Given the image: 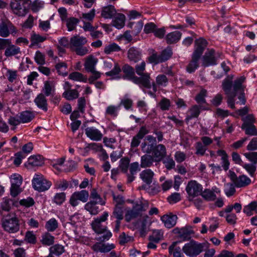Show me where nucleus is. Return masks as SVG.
I'll list each match as a JSON object with an SVG mask.
<instances>
[{
    "mask_svg": "<svg viewBox=\"0 0 257 257\" xmlns=\"http://www.w3.org/2000/svg\"><path fill=\"white\" fill-rule=\"evenodd\" d=\"M233 75H228L223 80L222 83V88L227 96V102L232 109H235L234 98L238 91H242L245 86L242 83L245 81L244 76L236 78L233 83Z\"/></svg>",
    "mask_w": 257,
    "mask_h": 257,
    "instance_id": "1",
    "label": "nucleus"
},
{
    "mask_svg": "<svg viewBox=\"0 0 257 257\" xmlns=\"http://www.w3.org/2000/svg\"><path fill=\"white\" fill-rule=\"evenodd\" d=\"M2 222L4 229L9 233H15L19 230V220L16 214L14 213L4 216Z\"/></svg>",
    "mask_w": 257,
    "mask_h": 257,
    "instance_id": "2",
    "label": "nucleus"
},
{
    "mask_svg": "<svg viewBox=\"0 0 257 257\" xmlns=\"http://www.w3.org/2000/svg\"><path fill=\"white\" fill-rule=\"evenodd\" d=\"M122 70L124 73L123 78L132 80L137 84H144L147 86L149 83L147 81L148 75H145L144 77H139L135 76V69L128 64H124L122 67Z\"/></svg>",
    "mask_w": 257,
    "mask_h": 257,
    "instance_id": "3",
    "label": "nucleus"
},
{
    "mask_svg": "<svg viewBox=\"0 0 257 257\" xmlns=\"http://www.w3.org/2000/svg\"><path fill=\"white\" fill-rule=\"evenodd\" d=\"M204 243H199L194 240L186 243L182 248L184 253L189 257H196L204 249Z\"/></svg>",
    "mask_w": 257,
    "mask_h": 257,
    "instance_id": "4",
    "label": "nucleus"
},
{
    "mask_svg": "<svg viewBox=\"0 0 257 257\" xmlns=\"http://www.w3.org/2000/svg\"><path fill=\"white\" fill-rule=\"evenodd\" d=\"M149 207L147 201H140L135 204L132 209L127 210L125 215L126 222H130L141 215L142 212L145 211Z\"/></svg>",
    "mask_w": 257,
    "mask_h": 257,
    "instance_id": "5",
    "label": "nucleus"
},
{
    "mask_svg": "<svg viewBox=\"0 0 257 257\" xmlns=\"http://www.w3.org/2000/svg\"><path fill=\"white\" fill-rule=\"evenodd\" d=\"M30 2L29 0H12L11 7L14 14L24 16L29 12Z\"/></svg>",
    "mask_w": 257,
    "mask_h": 257,
    "instance_id": "6",
    "label": "nucleus"
},
{
    "mask_svg": "<svg viewBox=\"0 0 257 257\" xmlns=\"http://www.w3.org/2000/svg\"><path fill=\"white\" fill-rule=\"evenodd\" d=\"M152 54L148 58L150 63L155 65L164 62L170 59L172 55V51L169 48L163 50L160 54H158L154 50H152Z\"/></svg>",
    "mask_w": 257,
    "mask_h": 257,
    "instance_id": "7",
    "label": "nucleus"
},
{
    "mask_svg": "<svg viewBox=\"0 0 257 257\" xmlns=\"http://www.w3.org/2000/svg\"><path fill=\"white\" fill-rule=\"evenodd\" d=\"M202 186L195 180L190 181L186 187V191L189 196V200L201 195L202 191Z\"/></svg>",
    "mask_w": 257,
    "mask_h": 257,
    "instance_id": "8",
    "label": "nucleus"
},
{
    "mask_svg": "<svg viewBox=\"0 0 257 257\" xmlns=\"http://www.w3.org/2000/svg\"><path fill=\"white\" fill-rule=\"evenodd\" d=\"M34 189L39 191H44L48 190L51 186V182L44 179L39 175H35L32 181Z\"/></svg>",
    "mask_w": 257,
    "mask_h": 257,
    "instance_id": "9",
    "label": "nucleus"
},
{
    "mask_svg": "<svg viewBox=\"0 0 257 257\" xmlns=\"http://www.w3.org/2000/svg\"><path fill=\"white\" fill-rule=\"evenodd\" d=\"M108 216V213L107 212H104L101 216L96 218L91 223L92 228L97 234H102L107 230L106 227L103 226L101 223L106 220Z\"/></svg>",
    "mask_w": 257,
    "mask_h": 257,
    "instance_id": "10",
    "label": "nucleus"
},
{
    "mask_svg": "<svg viewBox=\"0 0 257 257\" xmlns=\"http://www.w3.org/2000/svg\"><path fill=\"white\" fill-rule=\"evenodd\" d=\"M89 193L86 190H81L74 192L70 199V203L72 206H76L78 205V200L83 202H86L88 198Z\"/></svg>",
    "mask_w": 257,
    "mask_h": 257,
    "instance_id": "11",
    "label": "nucleus"
},
{
    "mask_svg": "<svg viewBox=\"0 0 257 257\" xmlns=\"http://www.w3.org/2000/svg\"><path fill=\"white\" fill-rule=\"evenodd\" d=\"M231 179L237 188H243L247 186L251 183V180L245 175L237 177L234 173L231 175Z\"/></svg>",
    "mask_w": 257,
    "mask_h": 257,
    "instance_id": "12",
    "label": "nucleus"
},
{
    "mask_svg": "<svg viewBox=\"0 0 257 257\" xmlns=\"http://www.w3.org/2000/svg\"><path fill=\"white\" fill-rule=\"evenodd\" d=\"M174 233H178V237L183 241L188 240L191 238L192 234H194L193 230L190 227H185L181 228H176L173 230Z\"/></svg>",
    "mask_w": 257,
    "mask_h": 257,
    "instance_id": "13",
    "label": "nucleus"
},
{
    "mask_svg": "<svg viewBox=\"0 0 257 257\" xmlns=\"http://www.w3.org/2000/svg\"><path fill=\"white\" fill-rule=\"evenodd\" d=\"M115 246L113 243H104L101 242H97L92 247V249L96 252L107 253L114 249Z\"/></svg>",
    "mask_w": 257,
    "mask_h": 257,
    "instance_id": "14",
    "label": "nucleus"
},
{
    "mask_svg": "<svg viewBox=\"0 0 257 257\" xmlns=\"http://www.w3.org/2000/svg\"><path fill=\"white\" fill-rule=\"evenodd\" d=\"M86 136L90 140L94 141H99L103 137V134L100 131L94 127H88L85 129Z\"/></svg>",
    "mask_w": 257,
    "mask_h": 257,
    "instance_id": "15",
    "label": "nucleus"
},
{
    "mask_svg": "<svg viewBox=\"0 0 257 257\" xmlns=\"http://www.w3.org/2000/svg\"><path fill=\"white\" fill-rule=\"evenodd\" d=\"M152 154L155 159V162H160L166 157L167 154L165 146L162 144L156 145Z\"/></svg>",
    "mask_w": 257,
    "mask_h": 257,
    "instance_id": "16",
    "label": "nucleus"
},
{
    "mask_svg": "<svg viewBox=\"0 0 257 257\" xmlns=\"http://www.w3.org/2000/svg\"><path fill=\"white\" fill-rule=\"evenodd\" d=\"M216 64L215 51L213 49L206 51L202 58V65L207 67L209 65Z\"/></svg>",
    "mask_w": 257,
    "mask_h": 257,
    "instance_id": "17",
    "label": "nucleus"
},
{
    "mask_svg": "<svg viewBox=\"0 0 257 257\" xmlns=\"http://www.w3.org/2000/svg\"><path fill=\"white\" fill-rule=\"evenodd\" d=\"M146 69V62L145 61H142L140 64L136 65L135 66L136 72L137 74L140 76V77H144L145 75H148L149 78H147V81L149 83V84L147 86H145L144 84H140L142 86L147 88H151V83L150 82V74L148 73H144V71Z\"/></svg>",
    "mask_w": 257,
    "mask_h": 257,
    "instance_id": "18",
    "label": "nucleus"
},
{
    "mask_svg": "<svg viewBox=\"0 0 257 257\" xmlns=\"http://www.w3.org/2000/svg\"><path fill=\"white\" fill-rule=\"evenodd\" d=\"M195 44L196 47L193 54L201 57L208 43L205 39L200 38L195 41Z\"/></svg>",
    "mask_w": 257,
    "mask_h": 257,
    "instance_id": "19",
    "label": "nucleus"
},
{
    "mask_svg": "<svg viewBox=\"0 0 257 257\" xmlns=\"http://www.w3.org/2000/svg\"><path fill=\"white\" fill-rule=\"evenodd\" d=\"M87 41L86 39L79 36H73L70 40V48L73 51L76 49L84 45Z\"/></svg>",
    "mask_w": 257,
    "mask_h": 257,
    "instance_id": "20",
    "label": "nucleus"
},
{
    "mask_svg": "<svg viewBox=\"0 0 257 257\" xmlns=\"http://www.w3.org/2000/svg\"><path fill=\"white\" fill-rule=\"evenodd\" d=\"M21 50L20 48L19 47L12 44V42L9 44V47L7 48V49L5 51V56L7 57H12L15 56L16 58H18L17 56L21 54Z\"/></svg>",
    "mask_w": 257,
    "mask_h": 257,
    "instance_id": "21",
    "label": "nucleus"
},
{
    "mask_svg": "<svg viewBox=\"0 0 257 257\" xmlns=\"http://www.w3.org/2000/svg\"><path fill=\"white\" fill-rule=\"evenodd\" d=\"M200 57L192 54L191 60L186 66V70L188 72L190 73H193L198 68Z\"/></svg>",
    "mask_w": 257,
    "mask_h": 257,
    "instance_id": "22",
    "label": "nucleus"
},
{
    "mask_svg": "<svg viewBox=\"0 0 257 257\" xmlns=\"http://www.w3.org/2000/svg\"><path fill=\"white\" fill-rule=\"evenodd\" d=\"M177 216L176 215H164L161 217V220L164 223L165 226L171 228L176 223Z\"/></svg>",
    "mask_w": 257,
    "mask_h": 257,
    "instance_id": "23",
    "label": "nucleus"
},
{
    "mask_svg": "<svg viewBox=\"0 0 257 257\" xmlns=\"http://www.w3.org/2000/svg\"><path fill=\"white\" fill-rule=\"evenodd\" d=\"M128 59L134 63H137L141 59V52L137 48H131L127 52Z\"/></svg>",
    "mask_w": 257,
    "mask_h": 257,
    "instance_id": "24",
    "label": "nucleus"
},
{
    "mask_svg": "<svg viewBox=\"0 0 257 257\" xmlns=\"http://www.w3.org/2000/svg\"><path fill=\"white\" fill-rule=\"evenodd\" d=\"M154 175V172L150 169L145 170L140 174V178L148 185L152 183Z\"/></svg>",
    "mask_w": 257,
    "mask_h": 257,
    "instance_id": "25",
    "label": "nucleus"
},
{
    "mask_svg": "<svg viewBox=\"0 0 257 257\" xmlns=\"http://www.w3.org/2000/svg\"><path fill=\"white\" fill-rule=\"evenodd\" d=\"M37 106L45 111L48 110L47 99L43 94H39L34 100Z\"/></svg>",
    "mask_w": 257,
    "mask_h": 257,
    "instance_id": "26",
    "label": "nucleus"
},
{
    "mask_svg": "<svg viewBox=\"0 0 257 257\" xmlns=\"http://www.w3.org/2000/svg\"><path fill=\"white\" fill-rule=\"evenodd\" d=\"M151 224V221L148 215H144L142 217L141 219L140 233L142 236H145L147 232L149 230V227Z\"/></svg>",
    "mask_w": 257,
    "mask_h": 257,
    "instance_id": "27",
    "label": "nucleus"
},
{
    "mask_svg": "<svg viewBox=\"0 0 257 257\" xmlns=\"http://www.w3.org/2000/svg\"><path fill=\"white\" fill-rule=\"evenodd\" d=\"M155 159L153 156L149 154H145L141 157V167L142 168H148L151 167Z\"/></svg>",
    "mask_w": 257,
    "mask_h": 257,
    "instance_id": "28",
    "label": "nucleus"
},
{
    "mask_svg": "<svg viewBox=\"0 0 257 257\" xmlns=\"http://www.w3.org/2000/svg\"><path fill=\"white\" fill-rule=\"evenodd\" d=\"M243 212L248 216H251L254 213L257 214V201H252L249 204L244 206Z\"/></svg>",
    "mask_w": 257,
    "mask_h": 257,
    "instance_id": "29",
    "label": "nucleus"
},
{
    "mask_svg": "<svg viewBox=\"0 0 257 257\" xmlns=\"http://www.w3.org/2000/svg\"><path fill=\"white\" fill-rule=\"evenodd\" d=\"M116 10L112 5L104 7L102 8L101 15L105 19H110L116 14Z\"/></svg>",
    "mask_w": 257,
    "mask_h": 257,
    "instance_id": "30",
    "label": "nucleus"
},
{
    "mask_svg": "<svg viewBox=\"0 0 257 257\" xmlns=\"http://www.w3.org/2000/svg\"><path fill=\"white\" fill-rule=\"evenodd\" d=\"M207 109V108L204 107L203 105H195L193 106L189 110L190 114L187 116L186 119L189 120L194 117H197L200 113V109Z\"/></svg>",
    "mask_w": 257,
    "mask_h": 257,
    "instance_id": "31",
    "label": "nucleus"
},
{
    "mask_svg": "<svg viewBox=\"0 0 257 257\" xmlns=\"http://www.w3.org/2000/svg\"><path fill=\"white\" fill-rule=\"evenodd\" d=\"M97 62V60L93 56H89L86 60L84 64V67L86 70L88 72H92L95 70V66Z\"/></svg>",
    "mask_w": 257,
    "mask_h": 257,
    "instance_id": "32",
    "label": "nucleus"
},
{
    "mask_svg": "<svg viewBox=\"0 0 257 257\" xmlns=\"http://www.w3.org/2000/svg\"><path fill=\"white\" fill-rule=\"evenodd\" d=\"M125 17L122 14H117L112 21V25L117 29L122 28L124 25Z\"/></svg>",
    "mask_w": 257,
    "mask_h": 257,
    "instance_id": "33",
    "label": "nucleus"
},
{
    "mask_svg": "<svg viewBox=\"0 0 257 257\" xmlns=\"http://www.w3.org/2000/svg\"><path fill=\"white\" fill-rule=\"evenodd\" d=\"M182 34L179 31H174L168 34L166 36V41L168 44H173L177 42L181 38Z\"/></svg>",
    "mask_w": 257,
    "mask_h": 257,
    "instance_id": "34",
    "label": "nucleus"
},
{
    "mask_svg": "<svg viewBox=\"0 0 257 257\" xmlns=\"http://www.w3.org/2000/svg\"><path fill=\"white\" fill-rule=\"evenodd\" d=\"M35 117L34 113L31 111H24L20 113L19 118L22 123L31 121Z\"/></svg>",
    "mask_w": 257,
    "mask_h": 257,
    "instance_id": "35",
    "label": "nucleus"
},
{
    "mask_svg": "<svg viewBox=\"0 0 257 257\" xmlns=\"http://www.w3.org/2000/svg\"><path fill=\"white\" fill-rule=\"evenodd\" d=\"M99 204L97 201L91 200L85 205V209L92 215H96L98 213V208L96 205Z\"/></svg>",
    "mask_w": 257,
    "mask_h": 257,
    "instance_id": "36",
    "label": "nucleus"
},
{
    "mask_svg": "<svg viewBox=\"0 0 257 257\" xmlns=\"http://www.w3.org/2000/svg\"><path fill=\"white\" fill-rule=\"evenodd\" d=\"M46 40V36H41L38 34H36L34 32H33L31 36V44L30 47H32V46L37 45L40 43H42Z\"/></svg>",
    "mask_w": 257,
    "mask_h": 257,
    "instance_id": "37",
    "label": "nucleus"
},
{
    "mask_svg": "<svg viewBox=\"0 0 257 257\" xmlns=\"http://www.w3.org/2000/svg\"><path fill=\"white\" fill-rule=\"evenodd\" d=\"M79 92L76 89H71L68 91H64L62 96L68 100H72L79 97Z\"/></svg>",
    "mask_w": 257,
    "mask_h": 257,
    "instance_id": "38",
    "label": "nucleus"
},
{
    "mask_svg": "<svg viewBox=\"0 0 257 257\" xmlns=\"http://www.w3.org/2000/svg\"><path fill=\"white\" fill-rule=\"evenodd\" d=\"M178 241H175L169 247V252L172 253L173 257H184L181 252V249L179 247H176Z\"/></svg>",
    "mask_w": 257,
    "mask_h": 257,
    "instance_id": "39",
    "label": "nucleus"
},
{
    "mask_svg": "<svg viewBox=\"0 0 257 257\" xmlns=\"http://www.w3.org/2000/svg\"><path fill=\"white\" fill-rule=\"evenodd\" d=\"M28 164L32 166H40L43 164L42 157L40 155L31 156L28 159Z\"/></svg>",
    "mask_w": 257,
    "mask_h": 257,
    "instance_id": "40",
    "label": "nucleus"
},
{
    "mask_svg": "<svg viewBox=\"0 0 257 257\" xmlns=\"http://www.w3.org/2000/svg\"><path fill=\"white\" fill-rule=\"evenodd\" d=\"M121 72V68L118 63H115L113 68L110 71L105 73L107 76L111 77L112 78H119L118 75Z\"/></svg>",
    "mask_w": 257,
    "mask_h": 257,
    "instance_id": "41",
    "label": "nucleus"
},
{
    "mask_svg": "<svg viewBox=\"0 0 257 257\" xmlns=\"http://www.w3.org/2000/svg\"><path fill=\"white\" fill-rule=\"evenodd\" d=\"M69 78L74 81H82L84 82H86L87 80L86 76L78 72H74L70 73L69 75Z\"/></svg>",
    "mask_w": 257,
    "mask_h": 257,
    "instance_id": "42",
    "label": "nucleus"
},
{
    "mask_svg": "<svg viewBox=\"0 0 257 257\" xmlns=\"http://www.w3.org/2000/svg\"><path fill=\"white\" fill-rule=\"evenodd\" d=\"M42 243L45 245H51L54 242V237L49 233H45L42 236Z\"/></svg>",
    "mask_w": 257,
    "mask_h": 257,
    "instance_id": "43",
    "label": "nucleus"
},
{
    "mask_svg": "<svg viewBox=\"0 0 257 257\" xmlns=\"http://www.w3.org/2000/svg\"><path fill=\"white\" fill-rule=\"evenodd\" d=\"M201 195L203 198L208 201H214L216 198L214 192L210 189H205L204 191H202Z\"/></svg>",
    "mask_w": 257,
    "mask_h": 257,
    "instance_id": "44",
    "label": "nucleus"
},
{
    "mask_svg": "<svg viewBox=\"0 0 257 257\" xmlns=\"http://www.w3.org/2000/svg\"><path fill=\"white\" fill-rule=\"evenodd\" d=\"M207 93V90L204 89H202L196 96L195 99L196 102L200 104L199 105H202L203 104L206 103L205 97L206 96Z\"/></svg>",
    "mask_w": 257,
    "mask_h": 257,
    "instance_id": "45",
    "label": "nucleus"
},
{
    "mask_svg": "<svg viewBox=\"0 0 257 257\" xmlns=\"http://www.w3.org/2000/svg\"><path fill=\"white\" fill-rule=\"evenodd\" d=\"M64 251L65 249L64 246L59 244L53 245L50 248V253L52 254H55L57 256L62 254Z\"/></svg>",
    "mask_w": 257,
    "mask_h": 257,
    "instance_id": "46",
    "label": "nucleus"
},
{
    "mask_svg": "<svg viewBox=\"0 0 257 257\" xmlns=\"http://www.w3.org/2000/svg\"><path fill=\"white\" fill-rule=\"evenodd\" d=\"M122 206L115 205L112 212L111 217H114L117 220H122L123 218Z\"/></svg>",
    "mask_w": 257,
    "mask_h": 257,
    "instance_id": "47",
    "label": "nucleus"
},
{
    "mask_svg": "<svg viewBox=\"0 0 257 257\" xmlns=\"http://www.w3.org/2000/svg\"><path fill=\"white\" fill-rule=\"evenodd\" d=\"M120 50V47L114 43L106 45L104 48V52L106 54H109L112 52H118Z\"/></svg>",
    "mask_w": 257,
    "mask_h": 257,
    "instance_id": "48",
    "label": "nucleus"
},
{
    "mask_svg": "<svg viewBox=\"0 0 257 257\" xmlns=\"http://www.w3.org/2000/svg\"><path fill=\"white\" fill-rule=\"evenodd\" d=\"M45 227L48 231H53L58 227V222L54 218H52L48 221Z\"/></svg>",
    "mask_w": 257,
    "mask_h": 257,
    "instance_id": "49",
    "label": "nucleus"
},
{
    "mask_svg": "<svg viewBox=\"0 0 257 257\" xmlns=\"http://www.w3.org/2000/svg\"><path fill=\"white\" fill-rule=\"evenodd\" d=\"M235 185L233 183H227L225 185L224 192L227 197H230L235 193Z\"/></svg>",
    "mask_w": 257,
    "mask_h": 257,
    "instance_id": "50",
    "label": "nucleus"
},
{
    "mask_svg": "<svg viewBox=\"0 0 257 257\" xmlns=\"http://www.w3.org/2000/svg\"><path fill=\"white\" fill-rule=\"evenodd\" d=\"M245 131L246 135L249 136H257V130L254 124L246 125L245 127L241 128Z\"/></svg>",
    "mask_w": 257,
    "mask_h": 257,
    "instance_id": "51",
    "label": "nucleus"
},
{
    "mask_svg": "<svg viewBox=\"0 0 257 257\" xmlns=\"http://www.w3.org/2000/svg\"><path fill=\"white\" fill-rule=\"evenodd\" d=\"M155 144H147L146 142H144L142 144V149L144 153L150 155L151 153H153L154 149H155Z\"/></svg>",
    "mask_w": 257,
    "mask_h": 257,
    "instance_id": "52",
    "label": "nucleus"
},
{
    "mask_svg": "<svg viewBox=\"0 0 257 257\" xmlns=\"http://www.w3.org/2000/svg\"><path fill=\"white\" fill-rule=\"evenodd\" d=\"M130 162V160L127 157L122 158L120 160L119 167L123 173H125L127 172Z\"/></svg>",
    "mask_w": 257,
    "mask_h": 257,
    "instance_id": "53",
    "label": "nucleus"
},
{
    "mask_svg": "<svg viewBox=\"0 0 257 257\" xmlns=\"http://www.w3.org/2000/svg\"><path fill=\"white\" fill-rule=\"evenodd\" d=\"M56 69L59 74L66 76L67 75L66 69L67 66L65 62H60L56 65Z\"/></svg>",
    "mask_w": 257,
    "mask_h": 257,
    "instance_id": "54",
    "label": "nucleus"
},
{
    "mask_svg": "<svg viewBox=\"0 0 257 257\" xmlns=\"http://www.w3.org/2000/svg\"><path fill=\"white\" fill-rule=\"evenodd\" d=\"M78 19L72 17L67 20L66 25L69 31H71L75 29L76 26L78 23Z\"/></svg>",
    "mask_w": 257,
    "mask_h": 257,
    "instance_id": "55",
    "label": "nucleus"
},
{
    "mask_svg": "<svg viewBox=\"0 0 257 257\" xmlns=\"http://www.w3.org/2000/svg\"><path fill=\"white\" fill-rule=\"evenodd\" d=\"M242 167L246 170L251 177H254L255 176V172L256 169V164L253 163L245 164L242 165Z\"/></svg>",
    "mask_w": 257,
    "mask_h": 257,
    "instance_id": "56",
    "label": "nucleus"
},
{
    "mask_svg": "<svg viewBox=\"0 0 257 257\" xmlns=\"http://www.w3.org/2000/svg\"><path fill=\"white\" fill-rule=\"evenodd\" d=\"M10 35V32L7 25L4 21L0 23V36L7 37Z\"/></svg>",
    "mask_w": 257,
    "mask_h": 257,
    "instance_id": "57",
    "label": "nucleus"
},
{
    "mask_svg": "<svg viewBox=\"0 0 257 257\" xmlns=\"http://www.w3.org/2000/svg\"><path fill=\"white\" fill-rule=\"evenodd\" d=\"M34 59L39 65H43L45 64V56L39 51L36 52Z\"/></svg>",
    "mask_w": 257,
    "mask_h": 257,
    "instance_id": "58",
    "label": "nucleus"
},
{
    "mask_svg": "<svg viewBox=\"0 0 257 257\" xmlns=\"http://www.w3.org/2000/svg\"><path fill=\"white\" fill-rule=\"evenodd\" d=\"M133 239L132 236H128L124 232H122L119 236V243L120 245H123L126 243L132 241Z\"/></svg>",
    "mask_w": 257,
    "mask_h": 257,
    "instance_id": "59",
    "label": "nucleus"
},
{
    "mask_svg": "<svg viewBox=\"0 0 257 257\" xmlns=\"http://www.w3.org/2000/svg\"><path fill=\"white\" fill-rule=\"evenodd\" d=\"M156 81L158 85L166 86L167 84L168 79L166 75L161 74L157 76Z\"/></svg>",
    "mask_w": 257,
    "mask_h": 257,
    "instance_id": "60",
    "label": "nucleus"
},
{
    "mask_svg": "<svg viewBox=\"0 0 257 257\" xmlns=\"http://www.w3.org/2000/svg\"><path fill=\"white\" fill-rule=\"evenodd\" d=\"M243 123L242 124L241 128H244L246 125L253 124L255 122V118L253 114H250L247 115L245 117L242 118Z\"/></svg>",
    "mask_w": 257,
    "mask_h": 257,
    "instance_id": "61",
    "label": "nucleus"
},
{
    "mask_svg": "<svg viewBox=\"0 0 257 257\" xmlns=\"http://www.w3.org/2000/svg\"><path fill=\"white\" fill-rule=\"evenodd\" d=\"M195 148L196 150V154L201 156H203L207 150V148L200 142L196 143Z\"/></svg>",
    "mask_w": 257,
    "mask_h": 257,
    "instance_id": "62",
    "label": "nucleus"
},
{
    "mask_svg": "<svg viewBox=\"0 0 257 257\" xmlns=\"http://www.w3.org/2000/svg\"><path fill=\"white\" fill-rule=\"evenodd\" d=\"M90 198L92 199L94 201H97V202L101 205L105 204V202L102 201L100 195L97 193L95 189H93L91 192Z\"/></svg>",
    "mask_w": 257,
    "mask_h": 257,
    "instance_id": "63",
    "label": "nucleus"
},
{
    "mask_svg": "<svg viewBox=\"0 0 257 257\" xmlns=\"http://www.w3.org/2000/svg\"><path fill=\"white\" fill-rule=\"evenodd\" d=\"M44 3L41 0H35L32 5L31 9L34 12H37L40 9L42 8Z\"/></svg>",
    "mask_w": 257,
    "mask_h": 257,
    "instance_id": "64",
    "label": "nucleus"
}]
</instances>
